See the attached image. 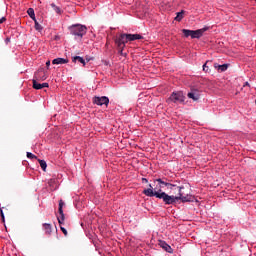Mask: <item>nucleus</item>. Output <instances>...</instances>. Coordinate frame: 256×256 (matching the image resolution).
<instances>
[{
    "label": "nucleus",
    "instance_id": "35",
    "mask_svg": "<svg viewBox=\"0 0 256 256\" xmlns=\"http://www.w3.org/2000/svg\"><path fill=\"white\" fill-rule=\"evenodd\" d=\"M49 67H51V61L50 60L46 61V69H49Z\"/></svg>",
    "mask_w": 256,
    "mask_h": 256
},
{
    "label": "nucleus",
    "instance_id": "3",
    "mask_svg": "<svg viewBox=\"0 0 256 256\" xmlns=\"http://www.w3.org/2000/svg\"><path fill=\"white\" fill-rule=\"evenodd\" d=\"M156 186L153 188L152 184L148 185V188L144 189L142 191L143 195H146V197H159V195H161V193H165V191H163V187L161 186L160 182H156Z\"/></svg>",
    "mask_w": 256,
    "mask_h": 256
},
{
    "label": "nucleus",
    "instance_id": "10",
    "mask_svg": "<svg viewBox=\"0 0 256 256\" xmlns=\"http://www.w3.org/2000/svg\"><path fill=\"white\" fill-rule=\"evenodd\" d=\"M188 99H192V101H199L201 99V90L195 87H191L190 91L187 93Z\"/></svg>",
    "mask_w": 256,
    "mask_h": 256
},
{
    "label": "nucleus",
    "instance_id": "38",
    "mask_svg": "<svg viewBox=\"0 0 256 256\" xmlns=\"http://www.w3.org/2000/svg\"><path fill=\"white\" fill-rule=\"evenodd\" d=\"M243 87H251V85L249 84V82H245Z\"/></svg>",
    "mask_w": 256,
    "mask_h": 256
},
{
    "label": "nucleus",
    "instance_id": "31",
    "mask_svg": "<svg viewBox=\"0 0 256 256\" xmlns=\"http://www.w3.org/2000/svg\"><path fill=\"white\" fill-rule=\"evenodd\" d=\"M84 60L86 61V64L89 63V61H93V57L86 55Z\"/></svg>",
    "mask_w": 256,
    "mask_h": 256
},
{
    "label": "nucleus",
    "instance_id": "9",
    "mask_svg": "<svg viewBox=\"0 0 256 256\" xmlns=\"http://www.w3.org/2000/svg\"><path fill=\"white\" fill-rule=\"evenodd\" d=\"M63 207H65V202L60 199L58 203V213L60 216H57L59 225H64L65 223V212H63Z\"/></svg>",
    "mask_w": 256,
    "mask_h": 256
},
{
    "label": "nucleus",
    "instance_id": "4",
    "mask_svg": "<svg viewBox=\"0 0 256 256\" xmlns=\"http://www.w3.org/2000/svg\"><path fill=\"white\" fill-rule=\"evenodd\" d=\"M156 199H160L163 205L166 206H175L177 205V203L179 204V195H169L166 192L158 194V197Z\"/></svg>",
    "mask_w": 256,
    "mask_h": 256
},
{
    "label": "nucleus",
    "instance_id": "25",
    "mask_svg": "<svg viewBox=\"0 0 256 256\" xmlns=\"http://www.w3.org/2000/svg\"><path fill=\"white\" fill-rule=\"evenodd\" d=\"M208 63H211V60H207L202 66L204 73H211V69H209V66L207 65Z\"/></svg>",
    "mask_w": 256,
    "mask_h": 256
},
{
    "label": "nucleus",
    "instance_id": "14",
    "mask_svg": "<svg viewBox=\"0 0 256 256\" xmlns=\"http://www.w3.org/2000/svg\"><path fill=\"white\" fill-rule=\"evenodd\" d=\"M229 67H231V64L229 63H225V64L214 63V69H216L218 73H225V71H227Z\"/></svg>",
    "mask_w": 256,
    "mask_h": 256
},
{
    "label": "nucleus",
    "instance_id": "6",
    "mask_svg": "<svg viewBox=\"0 0 256 256\" xmlns=\"http://www.w3.org/2000/svg\"><path fill=\"white\" fill-rule=\"evenodd\" d=\"M181 203H199V200L193 194H186L184 196L183 193H180L178 195V204Z\"/></svg>",
    "mask_w": 256,
    "mask_h": 256
},
{
    "label": "nucleus",
    "instance_id": "1",
    "mask_svg": "<svg viewBox=\"0 0 256 256\" xmlns=\"http://www.w3.org/2000/svg\"><path fill=\"white\" fill-rule=\"evenodd\" d=\"M113 39H116L120 42V45H125L127 47V43H133V41H141L144 39L141 34H131V33H120L119 35L113 36Z\"/></svg>",
    "mask_w": 256,
    "mask_h": 256
},
{
    "label": "nucleus",
    "instance_id": "7",
    "mask_svg": "<svg viewBox=\"0 0 256 256\" xmlns=\"http://www.w3.org/2000/svg\"><path fill=\"white\" fill-rule=\"evenodd\" d=\"M93 105H98V107H109V97L107 96H94L92 98Z\"/></svg>",
    "mask_w": 256,
    "mask_h": 256
},
{
    "label": "nucleus",
    "instance_id": "16",
    "mask_svg": "<svg viewBox=\"0 0 256 256\" xmlns=\"http://www.w3.org/2000/svg\"><path fill=\"white\" fill-rule=\"evenodd\" d=\"M72 63L82 65V67L86 66L85 58L81 56H72Z\"/></svg>",
    "mask_w": 256,
    "mask_h": 256
},
{
    "label": "nucleus",
    "instance_id": "33",
    "mask_svg": "<svg viewBox=\"0 0 256 256\" xmlns=\"http://www.w3.org/2000/svg\"><path fill=\"white\" fill-rule=\"evenodd\" d=\"M5 21H7V18L5 16L0 18V25H2V23H5Z\"/></svg>",
    "mask_w": 256,
    "mask_h": 256
},
{
    "label": "nucleus",
    "instance_id": "13",
    "mask_svg": "<svg viewBox=\"0 0 256 256\" xmlns=\"http://www.w3.org/2000/svg\"><path fill=\"white\" fill-rule=\"evenodd\" d=\"M158 245L163 249V251H166V253H173V248L165 240H158Z\"/></svg>",
    "mask_w": 256,
    "mask_h": 256
},
{
    "label": "nucleus",
    "instance_id": "36",
    "mask_svg": "<svg viewBox=\"0 0 256 256\" xmlns=\"http://www.w3.org/2000/svg\"><path fill=\"white\" fill-rule=\"evenodd\" d=\"M22 165H24V167H27V165H29V162L27 160L22 161Z\"/></svg>",
    "mask_w": 256,
    "mask_h": 256
},
{
    "label": "nucleus",
    "instance_id": "29",
    "mask_svg": "<svg viewBox=\"0 0 256 256\" xmlns=\"http://www.w3.org/2000/svg\"><path fill=\"white\" fill-rule=\"evenodd\" d=\"M60 230L62 231V233L65 235V237H67L68 232L67 229L65 227H63V224L60 225Z\"/></svg>",
    "mask_w": 256,
    "mask_h": 256
},
{
    "label": "nucleus",
    "instance_id": "27",
    "mask_svg": "<svg viewBox=\"0 0 256 256\" xmlns=\"http://www.w3.org/2000/svg\"><path fill=\"white\" fill-rule=\"evenodd\" d=\"M175 187H177V184H174V183H171V181H168L167 189H170L171 191H173Z\"/></svg>",
    "mask_w": 256,
    "mask_h": 256
},
{
    "label": "nucleus",
    "instance_id": "22",
    "mask_svg": "<svg viewBox=\"0 0 256 256\" xmlns=\"http://www.w3.org/2000/svg\"><path fill=\"white\" fill-rule=\"evenodd\" d=\"M37 161H38L42 171H47V162L45 160H41L39 158Z\"/></svg>",
    "mask_w": 256,
    "mask_h": 256
},
{
    "label": "nucleus",
    "instance_id": "23",
    "mask_svg": "<svg viewBox=\"0 0 256 256\" xmlns=\"http://www.w3.org/2000/svg\"><path fill=\"white\" fill-rule=\"evenodd\" d=\"M50 7H52V9L55 11V13H57L58 15H61V13H63V11H61V8L59 6H56L55 3H51Z\"/></svg>",
    "mask_w": 256,
    "mask_h": 256
},
{
    "label": "nucleus",
    "instance_id": "30",
    "mask_svg": "<svg viewBox=\"0 0 256 256\" xmlns=\"http://www.w3.org/2000/svg\"><path fill=\"white\" fill-rule=\"evenodd\" d=\"M0 216L2 219V223H5V213L3 212V208L0 209Z\"/></svg>",
    "mask_w": 256,
    "mask_h": 256
},
{
    "label": "nucleus",
    "instance_id": "11",
    "mask_svg": "<svg viewBox=\"0 0 256 256\" xmlns=\"http://www.w3.org/2000/svg\"><path fill=\"white\" fill-rule=\"evenodd\" d=\"M113 41L118 49V54H120L121 57H127V53L124 52L127 46L125 44H120L121 42L115 38H113Z\"/></svg>",
    "mask_w": 256,
    "mask_h": 256
},
{
    "label": "nucleus",
    "instance_id": "34",
    "mask_svg": "<svg viewBox=\"0 0 256 256\" xmlns=\"http://www.w3.org/2000/svg\"><path fill=\"white\" fill-rule=\"evenodd\" d=\"M5 43H6V45H9V43H11V37H7L5 39Z\"/></svg>",
    "mask_w": 256,
    "mask_h": 256
},
{
    "label": "nucleus",
    "instance_id": "18",
    "mask_svg": "<svg viewBox=\"0 0 256 256\" xmlns=\"http://www.w3.org/2000/svg\"><path fill=\"white\" fill-rule=\"evenodd\" d=\"M69 59L67 58H55L52 60V65H67Z\"/></svg>",
    "mask_w": 256,
    "mask_h": 256
},
{
    "label": "nucleus",
    "instance_id": "37",
    "mask_svg": "<svg viewBox=\"0 0 256 256\" xmlns=\"http://www.w3.org/2000/svg\"><path fill=\"white\" fill-rule=\"evenodd\" d=\"M141 181H142V183H149V179H147V178H142Z\"/></svg>",
    "mask_w": 256,
    "mask_h": 256
},
{
    "label": "nucleus",
    "instance_id": "12",
    "mask_svg": "<svg viewBox=\"0 0 256 256\" xmlns=\"http://www.w3.org/2000/svg\"><path fill=\"white\" fill-rule=\"evenodd\" d=\"M32 87L36 91H40V89L49 88V83L44 82V83L41 84V83L37 82V79H33L32 80Z\"/></svg>",
    "mask_w": 256,
    "mask_h": 256
},
{
    "label": "nucleus",
    "instance_id": "19",
    "mask_svg": "<svg viewBox=\"0 0 256 256\" xmlns=\"http://www.w3.org/2000/svg\"><path fill=\"white\" fill-rule=\"evenodd\" d=\"M42 227H43V230L45 231L46 235H51V233H53L51 224L43 223Z\"/></svg>",
    "mask_w": 256,
    "mask_h": 256
},
{
    "label": "nucleus",
    "instance_id": "2",
    "mask_svg": "<svg viewBox=\"0 0 256 256\" xmlns=\"http://www.w3.org/2000/svg\"><path fill=\"white\" fill-rule=\"evenodd\" d=\"M70 35H73L74 39H83L87 35V26L83 24H72L68 27Z\"/></svg>",
    "mask_w": 256,
    "mask_h": 256
},
{
    "label": "nucleus",
    "instance_id": "8",
    "mask_svg": "<svg viewBox=\"0 0 256 256\" xmlns=\"http://www.w3.org/2000/svg\"><path fill=\"white\" fill-rule=\"evenodd\" d=\"M182 33L184 37L186 38L191 37V39H201V37H203V34H201L199 29L197 30L182 29Z\"/></svg>",
    "mask_w": 256,
    "mask_h": 256
},
{
    "label": "nucleus",
    "instance_id": "5",
    "mask_svg": "<svg viewBox=\"0 0 256 256\" xmlns=\"http://www.w3.org/2000/svg\"><path fill=\"white\" fill-rule=\"evenodd\" d=\"M186 99L187 97H185V93H183V91H173L167 99V103H180L185 105Z\"/></svg>",
    "mask_w": 256,
    "mask_h": 256
},
{
    "label": "nucleus",
    "instance_id": "15",
    "mask_svg": "<svg viewBox=\"0 0 256 256\" xmlns=\"http://www.w3.org/2000/svg\"><path fill=\"white\" fill-rule=\"evenodd\" d=\"M35 79L39 81H46L47 80V74L45 73V70L43 68H40L36 73H35Z\"/></svg>",
    "mask_w": 256,
    "mask_h": 256
},
{
    "label": "nucleus",
    "instance_id": "21",
    "mask_svg": "<svg viewBox=\"0 0 256 256\" xmlns=\"http://www.w3.org/2000/svg\"><path fill=\"white\" fill-rule=\"evenodd\" d=\"M27 14L29 15L30 19H32V21H35V19H37V18L35 17V9H33V8H28Z\"/></svg>",
    "mask_w": 256,
    "mask_h": 256
},
{
    "label": "nucleus",
    "instance_id": "28",
    "mask_svg": "<svg viewBox=\"0 0 256 256\" xmlns=\"http://www.w3.org/2000/svg\"><path fill=\"white\" fill-rule=\"evenodd\" d=\"M210 27L209 26H204L203 28H200L198 29L201 33V35L203 36V34L206 32V31H209Z\"/></svg>",
    "mask_w": 256,
    "mask_h": 256
},
{
    "label": "nucleus",
    "instance_id": "26",
    "mask_svg": "<svg viewBox=\"0 0 256 256\" xmlns=\"http://www.w3.org/2000/svg\"><path fill=\"white\" fill-rule=\"evenodd\" d=\"M26 157H27V159H35L36 161H38V159H39V157H37V155H35L31 152H27Z\"/></svg>",
    "mask_w": 256,
    "mask_h": 256
},
{
    "label": "nucleus",
    "instance_id": "20",
    "mask_svg": "<svg viewBox=\"0 0 256 256\" xmlns=\"http://www.w3.org/2000/svg\"><path fill=\"white\" fill-rule=\"evenodd\" d=\"M183 17H185V10H181L180 12H177L176 17L174 18V21L181 22L183 21Z\"/></svg>",
    "mask_w": 256,
    "mask_h": 256
},
{
    "label": "nucleus",
    "instance_id": "32",
    "mask_svg": "<svg viewBox=\"0 0 256 256\" xmlns=\"http://www.w3.org/2000/svg\"><path fill=\"white\" fill-rule=\"evenodd\" d=\"M177 189H178V194L177 195H180V193H183V189H185V186H176Z\"/></svg>",
    "mask_w": 256,
    "mask_h": 256
},
{
    "label": "nucleus",
    "instance_id": "17",
    "mask_svg": "<svg viewBox=\"0 0 256 256\" xmlns=\"http://www.w3.org/2000/svg\"><path fill=\"white\" fill-rule=\"evenodd\" d=\"M153 181H154V183H160L162 189H165V187H167L168 181H173V180H170L167 177H162V178H156Z\"/></svg>",
    "mask_w": 256,
    "mask_h": 256
},
{
    "label": "nucleus",
    "instance_id": "24",
    "mask_svg": "<svg viewBox=\"0 0 256 256\" xmlns=\"http://www.w3.org/2000/svg\"><path fill=\"white\" fill-rule=\"evenodd\" d=\"M33 21H34V29L39 32L43 31V26L39 24V21H37V19Z\"/></svg>",
    "mask_w": 256,
    "mask_h": 256
},
{
    "label": "nucleus",
    "instance_id": "39",
    "mask_svg": "<svg viewBox=\"0 0 256 256\" xmlns=\"http://www.w3.org/2000/svg\"><path fill=\"white\" fill-rule=\"evenodd\" d=\"M105 65H109V62H108V61H105Z\"/></svg>",
    "mask_w": 256,
    "mask_h": 256
}]
</instances>
